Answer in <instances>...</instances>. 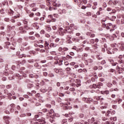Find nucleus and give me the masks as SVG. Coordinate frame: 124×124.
I'll list each match as a JSON object with an SVG mask.
<instances>
[{"mask_svg": "<svg viewBox=\"0 0 124 124\" xmlns=\"http://www.w3.org/2000/svg\"><path fill=\"white\" fill-rule=\"evenodd\" d=\"M46 5L49 7V10H57L58 7L53 5V3L51 2V0H46Z\"/></svg>", "mask_w": 124, "mask_h": 124, "instance_id": "nucleus-1", "label": "nucleus"}, {"mask_svg": "<svg viewBox=\"0 0 124 124\" xmlns=\"http://www.w3.org/2000/svg\"><path fill=\"white\" fill-rule=\"evenodd\" d=\"M101 87H103V83L99 82L96 84H93V85L90 86V89H101Z\"/></svg>", "mask_w": 124, "mask_h": 124, "instance_id": "nucleus-2", "label": "nucleus"}, {"mask_svg": "<svg viewBox=\"0 0 124 124\" xmlns=\"http://www.w3.org/2000/svg\"><path fill=\"white\" fill-rule=\"evenodd\" d=\"M72 34H73V32L72 31H69V30H68L65 34L66 39L68 41L70 40L72 38Z\"/></svg>", "mask_w": 124, "mask_h": 124, "instance_id": "nucleus-3", "label": "nucleus"}, {"mask_svg": "<svg viewBox=\"0 0 124 124\" xmlns=\"http://www.w3.org/2000/svg\"><path fill=\"white\" fill-rule=\"evenodd\" d=\"M115 29H117V26L112 23H107V30H110V31H115Z\"/></svg>", "mask_w": 124, "mask_h": 124, "instance_id": "nucleus-4", "label": "nucleus"}, {"mask_svg": "<svg viewBox=\"0 0 124 124\" xmlns=\"http://www.w3.org/2000/svg\"><path fill=\"white\" fill-rule=\"evenodd\" d=\"M82 100L83 101H85L86 103H92V102H93V100L92 99V98H85L83 97L82 98Z\"/></svg>", "mask_w": 124, "mask_h": 124, "instance_id": "nucleus-5", "label": "nucleus"}, {"mask_svg": "<svg viewBox=\"0 0 124 124\" xmlns=\"http://www.w3.org/2000/svg\"><path fill=\"white\" fill-rule=\"evenodd\" d=\"M50 1L52 3V5L53 6H55L56 7H61V6H62V4L56 3L57 0H51Z\"/></svg>", "mask_w": 124, "mask_h": 124, "instance_id": "nucleus-6", "label": "nucleus"}, {"mask_svg": "<svg viewBox=\"0 0 124 124\" xmlns=\"http://www.w3.org/2000/svg\"><path fill=\"white\" fill-rule=\"evenodd\" d=\"M37 120H38V122H36L34 123V124H46V122L43 119H38Z\"/></svg>", "mask_w": 124, "mask_h": 124, "instance_id": "nucleus-7", "label": "nucleus"}, {"mask_svg": "<svg viewBox=\"0 0 124 124\" xmlns=\"http://www.w3.org/2000/svg\"><path fill=\"white\" fill-rule=\"evenodd\" d=\"M116 70L118 71V73L121 74V73H123V71H124V67H121L119 66H117Z\"/></svg>", "mask_w": 124, "mask_h": 124, "instance_id": "nucleus-8", "label": "nucleus"}, {"mask_svg": "<svg viewBox=\"0 0 124 124\" xmlns=\"http://www.w3.org/2000/svg\"><path fill=\"white\" fill-rule=\"evenodd\" d=\"M19 32L20 33H26L27 31H26L25 29L23 27H20L19 28Z\"/></svg>", "mask_w": 124, "mask_h": 124, "instance_id": "nucleus-9", "label": "nucleus"}, {"mask_svg": "<svg viewBox=\"0 0 124 124\" xmlns=\"http://www.w3.org/2000/svg\"><path fill=\"white\" fill-rule=\"evenodd\" d=\"M68 31V30L66 29L65 30L59 31L60 35H61L62 36L65 35V33H66V31Z\"/></svg>", "mask_w": 124, "mask_h": 124, "instance_id": "nucleus-10", "label": "nucleus"}, {"mask_svg": "<svg viewBox=\"0 0 124 124\" xmlns=\"http://www.w3.org/2000/svg\"><path fill=\"white\" fill-rule=\"evenodd\" d=\"M118 62L120 64V66H122V67H124V60H123L122 59H119L118 61Z\"/></svg>", "mask_w": 124, "mask_h": 124, "instance_id": "nucleus-11", "label": "nucleus"}, {"mask_svg": "<svg viewBox=\"0 0 124 124\" xmlns=\"http://www.w3.org/2000/svg\"><path fill=\"white\" fill-rule=\"evenodd\" d=\"M108 62H110L112 66H115V65H116L117 64H118V63L114 62V60L112 59H108Z\"/></svg>", "mask_w": 124, "mask_h": 124, "instance_id": "nucleus-12", "label": "nucleus"}, {"mask_svg": "<svg viewBox=\"0 0 124 124\" xmlns=\"http://www.w3.org/2000/svg\"><path fill=\"white\" fill-rule=\"evenodd\" d=\"M32 27L34 28L35 30H38L39 29V25H38V23H34L32 24Z\"/></svg>", "mask_w": 124, "mask_h": 124, "instance_id": "nucleus-13", "label": "nucleus"}, {"mask_svg": "<svg viewBox=\"0 0 124 124\" xmlns=\"http://www.w3.org/2000/svg\"><path fill=\"white\" fill-rule=\"evenodd\" d=\"M44 47L46 50H48V49H50V48L49 47V43H48V42L45 41Z\"/></svg>", "mask_w": 124, "mask_h": 124, "instance_id": "nucleus-14", "label": "nucleus"}, {"mask_svg": "<svg viewBox=\"0 0 124 124\" xmlns=\"http://www.w3.org/2000/svg\"><path fill=\"white\" fill-rule=\"evenodd\" d=\"M94 118L93 117H92L91 119L88 120V121L89 122V123H90V124H97L96 122H94Z\"/></svg>", "mask_w": 124, "mask_h": 124, "instance_id": "nucleus-15", "label": "nucleus"}, {"mask_svg": "<svg viewBox=\"0 0 124 124\" xmlns=\"http://www.w3.org/2000/svg\"><path fill=\"white\" fill-rule=\"evenodd\" d=\"M10 110L11 112H14V108H15V105L14 104H12L10 105Z\"/></svg>", "mask_w": 124, "mask_h": 124, "instance_id": "nucleus-16", "label": "nucleus"}, {"mask_svg": "<svg viewBox=\"0 0 124 124\" xmlns=\"http://www.w3.org/2000/svg\"><path fill=\"white\" fill-rule=\"evenodd\" d=\"M49 122L51 123V124H55L56 122V119L55 117H51L49 119Z\"/></svg>", "mask_w": 124, "mask_h": 124, "instance_id": "nucleus-17", "label": "nucleus"}, {"mask_svg": "<svg viewBox=\"0 0 124 124\" xmlns=\"http://www.w3.org/2000/svg\"><path fill=\"white\" fill-rule=\"evenodd\" d=\"M8 14L9 15H10V16H12V15H13V14H14V11H13L12 10H11V9H10L8 11Z\"/></svg>", "mask_w": 124, "mask_h": 124, "instance_id": "nucleus-18", "label": "nucleus"}, {"mask_svg": "<svg viewBox=\"0 0 124 124\" xmlns=\"http://www.w3.org/2000/svg\"><path fill=\"white\" fill-rule=\"evenodd\" d=\"M72 41H74V42H79V41H80V39H79V38H73L72 39Z\"/></svg>", "mask_w": 124, "mask_h": 124, "instance_id": "nucleus-19", "label": "nucleus"}, {"mask_svg": "<svg viewBox=\"0 0 124 124\" xmlns=\"http://www.w3.org/2000/svg\"><path fill=\"white\" fill-rule=\"evenodd\" d=\"M48 18H49V19H52L51 21H52V22H56V19L53 18V16H52V15H49V16H48Z\"/></svg>", "mask_w": 124, "mask_h": 124, "instance_id": "nucleus-20", "label": "nucleus"}, {"mask_svg": "<svg viewBox=\"0 0 124 124\" xmlns=\"http://www.w3.org/2000/svg\"><path fill=\"white\" fill-rule=\"evenodd\" d=\"M49 47L50 48H55V47H57V45L56 44H55L54 43H51L50 45H49Z\"/></svg>", "mask_w": 124, "mask_h": 124, "instance_id": "nucleus-21", "label": "nucleus"}, {"mask_svg": "<svg viewBox=\"0 0 124 124\" xmlns=\"http://www.w3.org/2000/svg\"><path fill=\"white\" fill-rule=\"evenodd\" d=\"M86 34L87 35H89V34H90V37H91V38L95 37V34H91L89 32H87Z\"/></svg>", "mask_w": 124, "mask_h": 124, "instance_id": "nucleus-22", "label": "nucleus"}, {"mask_svg": "<svg viewBox=\"0 0 124 124\" xmlns=\"http://www.w3.org/2000/svg\"><path fill=\"white\" fill-rule=\"evenodd\" d=\"M96 58L97 59V60H99V61L102 60V56H101L100 55H96Z\"/></svg>", "mask_w": 124, "mask_h": 124, "instance_id": "nucleus-23", "label": "nucleus"}, {"mask_svg": "<svg viewBox=\"0 0 124 124\" xmlns=\"http://www.w3.org/2000/svg\"><path fill=\"white\" fill-rule=\"evenodd\" d=\"M22 16V13H18L17 16H14V19H17V18H19V17Z\"/></svg>", "mask_w": 124, "mask_h": 124, "instance_id": "nucleus-24", "label": "nucleus"}, {"mask_svg": "<svg viewBox=\"0 0 124 124\" xmlns=\"http://www.w3.org/2000/svg\"><path fill=\"white\" fill-rule=\"evenodd\" d=\"M3 119L4 120L5 122H6V121L10 120V117H9L8 116H5L3 117Z\"/></svg>", "mask_w": 124, "mask_h": 124, "instance_id": "nucleus-25", "label": "nucleus"}, {"mask_svg": "<svg viewBox=\"0 0 124 124\" xmlns=\"http://www.w3.org/2000/svg\"><path fill=\"white\" fill-rule=\"evenodd\" d=\"M66 58L68 59V61H72V59H73V58L70 55H67Z\"/></svg>", "mask_w": 124, "mask_h": 124, "instance_id": "nucleus-26", "label": "nucleus"}, {"mask_svg": "<svg viewBox=\"0 0 124 124\" xmlns=\"http://www.w3.org/2000/svg\"><path fill=\"white\" fill-rule=\"evenodd\" d=\"M101 93H102V94H109V91H105L104 92H101Z\"/></svg>", "mask_w": 124, "mask_h": 124, "instance_id": "nucleus-27", "label": "nucleus"}, {"mask_svg": "<svg viewBox=\"0 0 124 124\" xmlns=\"http://www.w3.org/2000/svg\"><path fill=\"white\" fill-rule=\"evenodd\" d=\"M46 30L47 31H50L52 30V28H51L50 27L47 26L46 27Z\"/></svg>", "mask_w": 124, "mask_h": 124, "instance_id": "nucleus-28", "label": "nucleus"}, {"mask_svg": "<svg viewBox=\"0 0 124 124\" xmlns=\"http://www.w3.org/2000/svg\"><path fill=\"white\" fill-rule=\"evenodd\" d=\"M62 124H67V119H63L62 120Z\"/></svg>", "mask_w": 124, "mask_h": 124, "instance_id": "nucleus-29", "label": "nucleus"}, {"mask_svg": "<svg viewBox=\"0 0 124 124\" xmlns=\"http://www.w3.org/2000/svg\"><path fill=\"white\" fill-rule=\"evenodd\" d=\"M60 70H62V69L59 70V69L55 68L54 69V71L56 72V73H59Z\"/></svg>", "mask_w": 124, "mask_h": 124, "instance_id": "nucleus-30", "label": "nucleus"}, {"mask_svg": "<svg viewBox=\"0 0 124 124\" xmlns=\"http://www.w3.org/2000/svg\"><path fill=\"white\" fill-rule=\"evenodd\" d=\"M87 62H89L90 63H92V62H93V60L89 58V59H88Z\"/></svg>", "mask_w": 124, "mask_h": 124, "instance_id": "nucleus-31", "label": "nucleus"}, {"mask_svg": "<svg viewBox=\"0 0 124 124\" xmlns=\"http://www.w3.org/2000/svg\"><path fill=\"white\" fill-rule=\"evenodd\" d=\"M16 76L17 77H18V79H19V80H21V79L23 78V76H20V75H19V74H16Z\"/></svg>", "mask_w": 124, "mask_h": 124, "instance_id": "nucleus-32", "label": "nucleus"}, {"mask_svg": "<svg viewBox=\"0 0 124 124\" xmlns=\"http://www.w3.org/2000/svg\"><path fill=\"white\" fill-rule=\"evenodd\" d=\"M101 43H104V42H106V39L105 38H102L101 40H100Z\"/></svg>", "mask_w": 124, "mask_h": 124, "instance_id": "nucleus-33", "label": "nucleus"}, {"mask_svg": "<svg viewBox=\"0 0 124 124\" xmlns=\"http://www.w3.org/2000/svg\"><path fill=\"white\" fill-rule=\"evenodd\" d=\"M85 50L86 51V52H91V49H90L89 47H86L85 48Z\"/></svg>", "mask_w": 124, "mask_h": 124, "instance_id": "nucleus-34", "label": "nucleus"}, {"mask_svg": "<svg viewBox=\"0 0 124 124\" xmlns=\"http://www.w3.org/2000/svg\"><path fill=\"white\" fill-rule=\"evenodd\" d=\"M35 97H37L38 98H40L41 97V96L40 95V93H37L35 95Z\"/></svg>", "mask_w": 124, "mask_h": 124, "instance_id": "nucleus-35", "label": "nucleus"}, {"mask_svg": "<svg viewBox=\"0 0 124 124\" xmlns=\"http://www.w3.org/2000/svg\"><path fill=\"white\" fill-rule=\"evenodd\" d=\"M40 91L42 93H46L47 92V89H41Z\"/></svg>", "mask_w": 124, "mask_h": 124, "instance_id": "nucleus-36", "label": "nucleus"}, {"mask_svg": "<svg viewBox=\"0 0 124 124\" xmlns=\"http://www.w3.org/2000/svg\"><path fill=\"white\" fill-rule=\"evenodd\" d=\"M23 28L24 30H25V31H28V30H30V28L29 27V26H28V25L24 26Z\"/></svg>", "mask_w": 124, "mask_h": 124, "instance_id": "nucleus-37", "label": "nucleus"}, {"mask_svg": "<svg viewBox=\"0 0 124 124\" xmlns=\"http://www.w3.org/2000/svg\"><path fill=\"white\" fill-rule=\"evenodd\" d=\"M93 49H94L95 50H97V48H98L97 47V45H93Z\"/></svg>", "mask_w": 124, "mask_h": 124, "instance_id": "nucleus-38", "label": "nucleus"}, {"mask_svg": "<svg viewBox=\"0 0 124 124\" xmlns=\"http://www.w3.org/2000/svg\"><path fill=\"white\" fill-rule=\"evenodd\" d=\"M29 39L30 40H35V36H30Z\"/></svg>", "mask_w": 124, "mask_h": 124, "instance_id": "nucleus-39", "label": "nucleus"}, {"mask_svg": "<svg viewBox=\"0 0 124 124\" xmlns=\"http://www.w3.org/2000/svg\"><path fill=\"white\" fill-rule=\"evenodd\" d=\"M7 29L8 31H12V28L11 26L8 25L7 27Z\"/></svg>", "mask_w": 124, "mask_h": 124, "instance_id": "nucleus-40", "label": "nucleus"}, {"mask_svg": "<svg viewBox=\"0 0 124 124\" xmlns=\"http://www.w3.org/2000/svg\"><path fill=\"white\" fill-rule=\"evenodd\" d=\"M71 68L69 67H67L65 69V71H67V72H69V71H71Z\"/></svg>", "mask_w": 124, "mask_h": 124, "instance_id": "nucleus-41", "label": "nucleus"}, {"mask_svg": "<svg viewBox=\"0 0 124 124\" xmlns=\"http://www.w3.org/2000/svg\"><path fill=\"white\" fill-rule=\"evenodd\" d=\"M59 7H57V10H58V12H59V14H61L62 10Z\"/></svg>", "mask_w": 124, "mask_h": 124, "instance_id": "nucleus-42", "label": "nucleus"}, {"mask_svg": "<svg viewBox=\"0 0 124 124\" xmlns=\"http://www.w3.org/2000/svg\"><path fill=\"white\" fill-rule=\"evenodd\" d=\"M30 7H31V8L35 7V3H32L30 4Z\"/></svg>", "mask_w": 124, "mask_h": 124, "instance_id": "nucleus-43", "label": "nucleus"}, {"mask_svg": "<svg viewBox=\"0 0 124 124\" xmlns=\"http://www.w3.org/2000/svg\"><path fill=\"white\" fill-rule=\"evenodd\" d=\"M101 64L104 65V64H106V61L105 60H103L101 62Z\"/></svg>", "mask_w": 124, "mask_h": 124, "instance_id": "nucleus-44", "label": "nucleus"}, {"mask_svg": "<svg viewBox=\"0 0 124 124\" xmlns=\"http://www.w3.org/2000/svg\"><path fill=\"white\" fill-rule=\"evenodd\" d=\"M65 13H66V10H65V9H63L61 12V14H65Z\"/></svg>", "mask_w": 124, "mask_h": 124, "instance_id": "nucleus-45", "label": "nucleus"}, {"mask_svg": "<svg viewBox=\"0 0 124 124\" xmlns=\"http://www.w3.org/2000/svg\"><path fill=\"white\" fill-rule=\"evenodd\" d=\"M111 113V111H108L106 113V117H109V114Z\"/></svg>", "mask_w": 124, "mask_h": 124, "instance_id": "nucleus-46", "label": "nucleus"}, {"mask_svg": "<svg viewBox=\"0 0 124 124\" xmlns=\"http://www.w3.org/2000/svg\"><path fill=\"white\" fill-rule=\"evenodd\" d=\"M52 90H53V88L52 87H48V89H47L48 93H49V92H52Z\"/></svg>", "mask_w": 124, "mask_h": 124, "instance_id": "nucleus-47", "label": "nucleus"}, {"mask_svg": "<svg viewBox=\"0 0 124 124\" xmlns=\"http://www.w3.org/2000/svg\"><path fill=\"white\" fill-rule=\"evenodd\" d=\"M64 116L65 117H66V118H68V117H70V116H71V115L70 114V113H66L64 115Z\"/></svg>", "mask_w": 124, "mask_h": 124, "instance_id": "nucleus-48", "label": "nucleus"}, {"mask_svg": "<svg viewBox=\"0 0 124 124\" xmlns=\"http://www.w3.org/2000/svg\"><path fill=\"white\" fill-rule=\"evenodd\" d=\"M100 97H101V96L99 97H94V99H96V100H100Z\"/></svg>", "mask_w": 124, "mask_h": 124, "instance_id": "nucleus-49", "label": "nucleus"}, {"mask_svg": "<svg viewBox=\"0 0 124 124\" xmlns=\"http://www.w3.org/2000/svg\"><path fill=\"white\" fill-rule=\"evenodd\" d=\"M49 114H50V115H52V114L54 113V110H53V109H51L49 110V111L48 112Z\"/></svg>", "mask_w": 124, "mask_h": 124, "instance_id": "nucleus-50", "label": "nucleus"}, {"mask_svg": "<svg viewBox=\"0 0 124 124\" xmlns=\"http://www.w3.org/2000/svg\"><path fill=\"white\" fill-rule=\"evenodd\" d=\"M28 87H29V88H32L33 87V84L31 83H29L28 84Z\"/></svg>", "mask_w": 124, "mask_h": 124, "instance_id": "nucleus-51", "label": "nucleus"}, {"mask_svg": "<svg viewBox=\"0 0 124 124\" xmlns=\"http://www.w3.org/2000/svg\"><path fill=\"white\" fill-rule=\"evenodd\" d=\"M111 37H112V39L114 40L115 39V37L116 38H117V35H115V34H113L112 36H111Z\"/></svg>", "mask_w": 124, "mask_h": 124, "instance_id": "nucleus-52", "label": "nucleus"}, {"mask_svg": "<svg viewBox=\"0 0 124 124\" xmlns=\"http://www.w3.org/2000/svg\"><path fill=\"white\" fill-rule=\"evenodd\" d=\"M80 1H81V2H83L84 4H87V1L86 0H80Z\"/></svg>", "mask_w": 124, "mask_h": 124, "instance_id": "nucleus-53", "label": "nucleus"}, {"mask_svg": "<svg viewBox=\"0 0 124 124\" xmlns=\"http://www.w3.org/2000/svg\"><path fill=\"white\" fill-rule=\"evenodd\" d=\"M107 87H108V88H111V87H112V84L111 83H108L107 84Z\"/></svg>", "mask_w": 124, "mask_h": 124, "instance_id": "nucleus-54", "label": "nucleus"}, {"mask_svg": "<svg viewBox=\"0 0 124 124\" xmlns=\"http://www.w3.org/2000/svg\"><path fill=\"white\" fill-rule=\"evenodd\" d=\"M12 85L9 84L6 85V89H10L11 88H12Z\"/></svg>", "mask_w": 124, "mask_h": 124, "instance_id": "nucleus-55", "label": "nucleus"}, {"mask_svg": "<svg viewBox=\"0 0 124 124\" xmlns=\"http://www.w3.org/2000/svg\"><path fill=\"white\" fill-rule=\"evenodd\" d=\"M23 40V39L19 38L17 42H18V43H22V41Z\"/></svg>", "mask_w": 124, "mask_h": 124, "instance_id": "nucleus-56", "label": "nucleus"}, {"mask_svg": "<svg viewBox=\"0 0 124 124\" xmlns=\"http://www.w3.org/2000/svg\"><path fill=\"white\" fill-rule=\"evenodd\" d=\"M40 33L41 34H44V33H45V31L44 30H42L40 32Z\"/></svg>", "mask_w": 124, "mask_h": 124, "instance_id": "nucleus-57", "label": "nucleus"}, {"mask_svg": "<svg viewBox=\"0 0 124 124\" xmlns=\"http://www.w3.org/2000/svg\"><path fill=\"white\" fill-rule=\"evenodd\" d=\"M4 93L5 94H8V90H7V89H5L4 90Z\"/></svg>", "mask_w": 124, "mask_h": 124, "instance_id": "nucleus-58", "label": "nucleus"}, {"mask_svg": "<svg viewBox=\"0 0 124 124\" xmlns=\"http://www.w3.org/2000/svg\"><path fill=\"white\" fill-rule=\"evenodd\" d=\"M54 74H53V73H50L48 74L49 77L53 78V77H54Z\"/></svg>", "mask_w": 124, "mask_h": 124, "instance_id": "nucleus-59", "label": "nucleus"}, {"mask_svg": "<svg viewBox=\"0 0 124 124\" xmlns=\"http://www.w3.org/2000/svg\"><path fill=\"white\" fill-rule=\"evenodd\" d=\"M0 13L1 14H4V10H3V9H1L0 10Z\"/></svg>", "mask_w": 124, "mask_h": 124, "instance_id": "nucleus-60", "label": "nucleus"}, {"mask_svg": "<svg viewBox=\"0 0 124 124\" xmlns=\"http://www.w3.org/2000/svg\"><path fill=\"white\" fill-rule=\"evenodd\" d=\"M108 72L113 73V72H115V70L114 69H110L108 70Z\"/></svg>", "mask_w": 124, "mask_h": 124, "instance_id": "nucleus-61", "label": "nucleus"}, {"mask_svg": "<svg viewBox=\"0 0 124 124\" xmlns=\"http://www.w3.org/2000/svg\"><path fill=\"white\" fill-rule=\"evenodd\" d=\"M4 20L5 21V22H9V21H10V20L8 18H5L4 19Z\"/></svg>", "mask_w": 124, "mask_h": 124, "instance_id": "nucleus-62", "label": "nucleus"}, {"mask_svg": "<svg viewBox=\"0 0 124 124\" xmlns=\"http://www.w3.org/2000/svg\"><path fill=\"white\" fill-rule=\"evenodd\" d=\"M46 108H51V106L50 104H46Z\"/></svg>", "mask_w": 124, "mask_h": 124, "instance_id": "nucleus-63", "label": "nucleus"}, {"mask_svg": "<svg viewBox=\"0 0 124 124\" xmlns=\"http://www.w3.org/2000/svg\"><path fill=\"white\" fill-rule=\"evenodd\" d=\"M34 16V14H33V13H31L29 14L30 17H33Z\"/></svg>", "mask_w": 124, "mask_h": 124, "instance_id": "nucleus-64", "label": "nucleus"}]
</instances>
